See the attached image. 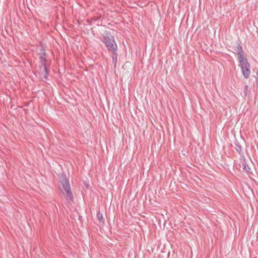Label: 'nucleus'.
Here are the masks:
<instances>
[{
	"label": "nucleus",
	"mask_w": 258,
	"mask_h": 258,
	"mask_svg": "<svg viewBox=\"0 0 258 258\" xmlns=\"http://www.w3.org/2000/svg\"><path fill=\"white\" fill-rule=\"evenodd\" d=\"M237 46L235 47V50L237 53V54L238 55V58H242L243 57H244L243 55V51L242 50V47L240 43V41L238 40L236 42Z\"/></svg>",
	"instance_id": "39448f33"
},
{
	"label": "nucleus",
	"mask_w": 258,
	"mask_h": 258,
	"mask_svg": "<svg viewBox=\"0 0 258 258\" xmlns=\"http://www.w3.org/2000/svg\"><path fill=\"white\" fill-rule=\"evenodd\" d=\"M234 144H235V149L236 151L239 154H241V153L242 152V147L240 146L239 143L237 140H235Z\"/></svg>",
	"instance_id": "0eeeda50"
},
{
	"label": "nucleus",
	"mask_w": 258,
	"mask_h": 258,
	"mask_svg": "<svg viewBox=\"0 0 258 258\" xmlns=\"http://www.w3.org/2000/svg\"><path fill=\"white\" fill-rule=\"evenodd\" d=\"M247 89H248V86L247 85H245L244 90L245 96H246V95H247Z\"/></svg>",
	"instance_id": "9d476101"
},
{
	"label": "nucleus",
	"mask_w": 258,
	"mask_h": 258,
	"mask_svg": "<svg viewBox=\"0 0 258 258\" xmlns=\"http://www.w3.org/2000/svg\"><path fill=\"white\" fill-rule=\"evenodd\" d=\"M60 182L61 183L62 188L66 192V194L63 192V194L67 201H68L69 202H73L74 200L73 195L71 189L70 182L68 179H67L66 175H62Z\"/></svg>",
	"instance_id": "7ed1b4c3"
},
{
	"label": "nucleus",
	"mask_w": 258,
	"mask_h": 258,
	"mask_svg": "<svg viewBox=\"0 0 258 258\" xmlns=\"http://www.w3.org/2000/svg\"><path fill=\"white\" fill-rule=\"evenodd\" d=\"M40 56V62L41 63L40 70L42 78L46 79L48 76L49 70V63L46 59V53L43 46L40 48V52L39 53Z\"/></svg>",
	"instance_id": "f03ea898"
},
{
	"label": "nucleus",
	"mask_w": 258,
	"mask_h": 258,
	"mask_svg": "<svg viewBox=\"0 0 258 258\" xmlns=\"http://www.w3.org/2000/svg\"><path fill=\"white\" fill-rule=\"evenodd\" d=\"M238 59L240 63L242 74L244 78L245 79H247L250 74V65L248 62L247 59L245 57Z\"/></svg>",
	"instance_id": "20e7f679"
},
{
	"label": "nucleus",
	"mask_w": 258,
	"mask_h": 258,
	"mask_svg": "<svg viewBox=\"0 0 258 258\" xmlns=\"http://www.w3.org/2000/svg\"><path fill=\"white\" fill-rule=\"evenodd\" d=\"M242 169L243 171L246 172H249L250 168L246 163V161H242Z\"/></svg>",
	"instance_id": "423d86ee"
},
{
	"label": "nucleus",
	"mask_w": 258,
	"mask_h": 258,
	"mask_svg": "<svg viewBox=\"0 0 258 258\" xmlns=\"http://www.w3.org/2000/svg\"><path fill=\"white\" fill-rule=\"evenodd\" d=\"M242 161H246L245 159L243 157H241L240 158V161L238 163L235 164V166L236 168L238 170H240L242 168Z\"/></svg>",
	"instance_id": "6e6552de"
},
{
	"label": "nucleus",
	"mask_w": 258,
	"mask_h": 258,
	"mask_svg": "<svg viewBox=\"0 0 258 258\" xmlns=\"http://www.w3.org/2000/svg\"><path fill=\"white\" fill-rule=\"evenodd\" d=\"M103 42H104L108 50L112 53L111 58L114 67L116 66L117 62V45L114 40L113 37L109 33L103 36Z\"/></svg>",
	"instance_id": "f257e3e1"
},
{
	"label": "nucleus",
	"mask_w": 258,
	"mask_h": 258,
	"mask_svg": "<svg viewBox=\"0 0 258 258\" xmlns=\"http://www.w3.org/2000/svg\"><path fill=\"white\" fill-rule=\"evenodd\" d=\"M97 218L99 221H102L103 219L102 214L100 212H98L97 214Z\"/></svg>",
	"instance_id": "1a4fd4ad"
}]
</instances>
